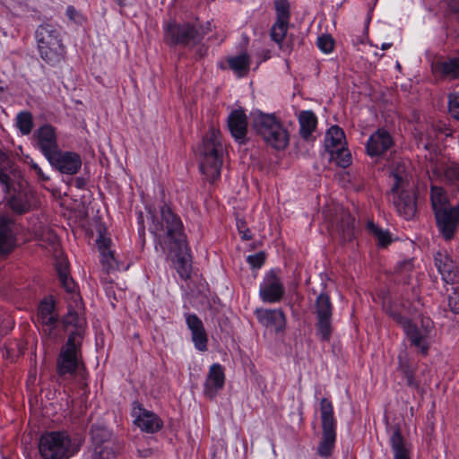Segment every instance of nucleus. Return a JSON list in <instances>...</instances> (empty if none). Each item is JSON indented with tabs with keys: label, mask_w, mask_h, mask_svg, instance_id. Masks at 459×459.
Masks as SVG:
<instances>
[{
	"label": "nucleus",
	"mask_w": 459,
	"mask_h": 459,
	"mask_svg": "<svg viewBox=\"0 0 459 459\" xmlns=\"http://www.w3.org/2000/svg\"><path fill=\"white\" fill-rule=\"evenodd\" d=\"M152 223L149 227L152 233L163 241L170 250H182L186 247V237L184 233L183 222L169 205L164 204L157 214L149 211Z\"/></svg>",
	"instance_id": "f257e3e1"
},
{
	"label": "nucleus",
	"mask_w": 459,
	"mask_h": 459,
	"mask_svg": "<svg viewBox=\"0 0 459 459\" xmlns=\"http://www.w3.org/2000/svg\"><path fill=\"white\" fill-rule=\"evenodd\" d=\"M66 325H74V330L69 334L65 344L61 348L56 371L59 376H73L83 366L82 359V343L86 328L85 317H67Z\"/></svg>",
	"instance_id": "f03ea898"
},
{
	"label": "nucleus",
	"mask_w": 459,
	"mask_h": 459,
	"mask_svg": "<svg viewBox=\"0 0 459 459\" xmlns=\"http://www.w3.org/2000/svg\"><path fill=\"white\" fill-rule=\"evenodd\" d=\"M390 179L393 202L397 212L406 220L411 219L416 213V201L411 192V175L408 164H394L391 169Z\"/></svg>",
	"instance_id": "7ed1b4c3"
},
{
	"label": "nucleus",
	"mask_w": 459,
	"mask_h": 459,
	"mask_svg": "<svg viewBox=\"0 0 459 459\" xmlns=\"http://www.w3.org/2000/svg\"><path fill=\"white\" fill-rule=\"evenodd\" d=\"M39 56L48 65H56L65 59V47L60 28L52 22H43L35 31Z\"/></svg>",
	"instance_id": "20e7f679"
},
{
	"label": "nucleus",
	"mask_w": 459,
	"mask_h": 459,
	"mask_svg": "<svg viewBox=\"0 0 459 459\" xmlns=\"http://www.w3.org/2000/svg\"><path fill=\"white\" fill-rule=\"evenodd\" d=\"M223 151L221 134L219 129L212 126L204 137L200 148V169L210 182L215 181L221 176Z\"/></svg>",
	"instance_id": "39448f33"
},
{
	"label": "nucleus",
	"mask_w": 459,
	"mask_h": 459,
	"mask_svg": "<svg viewBox=\"0 0 459 459\" xmlns=\"http://www.w3.org/2000/svg\"><path fill=\"white\" fill-rule=\"evenodd\" d=\"M252 126L264 141L276 150H283L289 144V134L273 114L256 111L252 114Z\"/></svg>",
	"instance_id": "423d86ee"
},
{
	"label": "nucleus",
	"mask_w": 459,
	"mask_h": 459,
	"mask_svg": "<svg viewBox=\"0 0 459 459\" xmlns=\"http://www.w3.org/2000/svg\"><path fill=\"white\" fill-rule=\"evenodd\" d=\"M397 322L410 342L411 346L417 349L422 357H427L430 349V336L434 330L431 317H397Z\"/></svg>",
	"instance_id": "0eeeda50"
},
{
	"label": "nucleus",
	"mask_w": 459,
	"mask_h": 459,
	"mask_svg": "<svg viewBox=\"0 0 459 459\" xmlns=\"http://www.w3.org/2000/svg\"><path fill=\"white\" fill-rule=\"evenodd\" d=\"M323 437L317 447V454L321 457L332 455L336 439V419L333 406L330 400L322 398L319 404Z\"/></svg>",
	"instance_id": "6e6552de"
},
{
	"label": "nucleus",
	"mask_w": 459,
	"mask_h": 459,
	"mask_svg": "<svg viewBox=\"0 0 459 459\" xmlns=\"http://www.w3.org/2000/svg\"><path fill=\"white\" fill-rule=\"evenodd\" d=\"M43 459H67L71 456V438L65 431H48L41 435L39 443Z\"/></svg>",
	"instance_id": "1a4fd4ad"
},
{
	"label": "nucleus",
	"mask_w": 459,
	"mask_h": 459,
	"mask_svg": "<svg viewBox=\"0 0 459 459\" xmlns=\"http://www.w3.org/2000/svg\"><path fill=\"white\" fill-rule=\"evenodd\" d=\"M201 39L199 30L190 22H169L164 25V40L169 45H195Z\"/></svg>",
	"instance_id": "9d476101"
},
{
	"label": "nucleus",
	"mask_w": 459,
	"mask_h": 459,
	"mask_svg": "<svg viewBox=\"0 0 459 459\" xmlns=\"http://www.w3.org/2000/svg\"><path fill=\"white\" fill-rule=\"evenodd\" d=\"M57 272L60 282L67 292L65 299L68 312L66 316H82L85 312L84 305L80 293L77 291L75 282L68 276L66 266L59 264Z\"/></svg>",
	"instance_id": "9b49d317"
},
{
	"label": "nucleus",
	"mask_w": 459,
	"mask_h": 459,
	"mask_svg": "<svg viewBox=\"0 0 459 459\" xmlns=\"http://www.w3.org/2000/svg\"><path fill=\"white\" fill-rule=\"evenodd\" d=\"M57 272L60 282L67 292L65 299L68 312L66 316H82L85 312L84 305L80 293L77 291L75 282L68 276L66 266L59 264Z\"/></svg>",
	"instance_id": "f8f14e48"
},
{
	"label": "nucleus",
	"mask_w": 459,
	"mask_h": 459,
	"mask_svg": "<svg viewBox=\"0 0 459 459\" xmlns=\"http://www.w3.org/2000/svg\"><path fill=\"white\" fill-rule=\"evenodd\" d=\"M434 215L441 237L446 241L452 240L459 227V203L449 209L438 211Z\"/></svg>",
	"instance_id": "ddd939ff"
},
{
	"label": "nucleus",
	"mask_w": 459,
	"mask_h": 459,
	"mask_svg": "<svg viewBox=\"0 0 459 459\" xmlns=\"http://www.w3.org/2000/svg\"><path fill=\"white\" fill-rule=\"evenodd\" d=\"M48 160L59 172L67 175L76 174L82 167L79 154L74 152H63L59 149Z\"/></svg>",
	"instance_id": "4468645a"
},
{
	"label": "nucleus",
	"mask_w": 459,
	"mask_h": 459,
	"mask_svg": "<svg viewBox=\"0 0 459 459\" xmlns=\"http://www.w3.org/2000/svg\"><path fill=\"white\" fill-rule=\"evenodd\" d=\"M433 259L435 267L446 283L453 285L459 281L458 266L446 250L436 252Z\"/></svg>",
	"instance_id": "2eb2a0df"
},
{
	"label": "nucleus",
	"mask_w": 459,
	"mask_h": 459,
	"mask_svg": "<svg viewBox=\"0 0 459 459\" xmlns=\"http://www.w3.org/2000/svg\"><path fill=\"white\" fill-rule=\"evenodd\" d=\"M259 294L264 302H277L284 294L283 284L275 271H270L260 285Z\"/></svg>",
	"instance_id": "dca6fc26"
},
{
	"label": "nucleus",
	"mask_w": 459,
	"mask_h": 459,
	"mask_svg": "<svg viewBox=\"0 0 459 459\" xmlns=\"http://www.w3.org/2000/svg\"><path fill=\"white\" fill-rule=\"evenodd\" d=\"M38 148L48 160L59 148L56 129L50 125H43L34 134Z\"/></svg>",
	"instance_id": "f3484780"
},
{
	"label": "nucleus",
	"mask_w": 459,
	"mask_h": 459,
	"mask_svg": "<svg viewBox=\"0 0 459 459\" xmlns=\"http://www.w3.org/2000/svg\"><path fill=\"white\" fill-rule=\"evenodd\" d=\"M133 416L134 417V424L139 427L142 431L147 433H155L163 426V422L159 416L152 411L145 410L141 404L134 406Z\"/></svg>",
	"instance_id": "a211bd4d"
},
{
	"label": "nucleus",
	"mask_w": 459,
	"mask_h": 459,
	"mask_svg": "<svg viewBox=\"0 0 459 459\" xmlns=\"http://www.w3.org/2000/svg\"><path fill=\"white\" fill-rule=\"evenodd\" d=\"M13 228L14 221L11 218L0 215V256L8 255L17 246Z\"/></svg>",
	"instance_id": "6ab92c4d"
},
{
	"label": "nucleus",
	"mask_w": 459,
	"mask_h": 459,
	"mask_svg": "<svg viewBox=\"0 0 459 459\" xmlns=\"http://www.w3.org/2000/svg\"><path fill=\"white\" fill-rule=\"evenodd\" d=\"M394 144L391 134L385 129H378L370 135L366 149L367 153L371 156H381Z\"/></svg>",
	"instance_id": "aec40b11"
},
{
	"label": "nucleus",
	"mask_w": 459,
	"mask_h": 459,
	"mask_svg": "<svg viewBox=\"0 0 459 459\" xmlns=\"http://www.w3.org/2000/svg\"><path fill=\"white\" fill-rule=\"evenodd\" d=\"M225 384V373L221 365L212 364L204 382V392L206 397L212 399L215 397Z\"/></svg>",
	"instance_id": "412c9836"
},
{
	"label": "nucleus",
	"mask_w": 459,
	"mask_h": 459,
	"mask_svg": "<svg viewBox=\"0 0 459 459\" xmlns=\"http://www.w3.org/2000/svg\"><path fill=\"white\" fill-rule=\"evenodd\" d=\"M228 126L231 135L239 142H244L247 133V117L244 110L235 109L228 117Z\"/></svg>",
	"instance_id": "4be33fe9"
},
{
	"label": "nucleus",
	"mask_w": 459,
	"mask_h": 459,
	"mask_svg": "<svg viewBox=\"0 0 459 459\" xmlns=\"http://www.w3.org/2000/svg\"><path fill=\"white\" fill-rule=\"evenodd\" d=\"M336 223H332V227L340 234L343 240H351L354 237L355 220L351 214L342 207H339L336 212Z\"/></svg>",
	"instance_id": "5701e85b"
},
{
	"label": "nucleus",
	"mask_w": 459,
	"mask_h": 459,
	"mask_svg": "<svg viewBox=\"0 0 459 459\" xmlns=\"http://www.w3.org/2000/svg\"><path fill=\"white\" fill-rule=\"evenodd\" d=\"M34 198L35 194L31 189L23 188L10 197L8 204L13 212L22 214L30 210Z\"/></svg>",
	"instance_id": "b1692460"
},
{
	"label": "nucleus",
	"mask_w": 459,
	"mask_h": 459,
	"mask_svg": "<svg viewBox=\"0 0 459 459\" xmlns=\"http://www.w3.org/2000/svg\"><path fill=\"white\" fill-rule=\"evenodd\" d=\"M186 324L191 331L195 347L200 351H206L208 349V337L203 322L199 317H186Z\"/></svg>",
	"instance_id": "393cba45"
},
{
	"label": "nucleus",
	"mask_w": 459,
	"mask_h": 459,
	"mask_svg": "<svg viewBox=\"0 0 459 459\" xmlns=\"http://www.w3.org/2000/svg\"><path fill=\"white\" fill-rule=\"evenodd\" d=\"M98 247L101 255V264L104 269L109 273L118 269V263L114 257L113 252L109 249L110 239L100 235L97 239Z\"/></svg>",
	"instance_id": "a878e982"
},
{
	"label": "nucleus",
	"mask_w": 459,
	"mask_h": 459,
	"mask_svg": "<svg viewBox=\"0 0 459 459\" xmlns=\"http://www.w3.org/2000/svg\"><path fill=\"white\" fill-rule=\"evenodd\" d=\"M436 71L445 79H459V56L437 62Z\"/></svg>",
	"instance_id": "bb28decb"
},
{
	"label": "nucleus",
	"mask_w": 459,
	"mask_h": 459,
	"mask_svg": "<svg viewBox=\"0 0 459 459\" xmlns=\"http://www.w3.org/2000/svg\"><path fill=\"white\" fill-rule=\"evenodd\" d=\"M430 202L434 213L452 207L446 191L441 186H431Z\"/></svg>",
	"instance_id": "cd10ccee"
},
{
	"label": "nucleus",
	"mask_w": 459,
	"mask_h": 459,
	"mask_svg": "<svg viewBox=\"0 0 459 459\" xmlns=\"http://www.w3.org/2000/svg\"><path fill=\"white\" fill-rule=\"evenodd\" d=\"M346 145L345 134L343 130L338 126H331L326 132L325 137V146L328 152L342 148Z\"/></svg>",
	"instance_id": "c85d7f7f"
},
{
	"label": "nucleus",
	"mask_w": 459,
	"mask_h": 459,
	"mask_svg": "<svg viewBox=\"0 0 459 459\" xmlns=\"http://www.w3.org/2000/svg\"><path fill=\"white\" fill-rule=\"evenodd\" d=\"M299 133L304 139H307L315 131L317 118L311 110L301 111L299 115Z\"/></svg>",
	"instance_id": "c756f323"
},
{
	"label": "nucleus",
	"mask_w": 459,
	"mask_h": 459,
	"mask_svg": "<svg viewBox=\"0 0 459 459\" xmlns=\"http://www.w3.org/2000/svg\"><path fill=\"white\" fill-rule=\"evenodd\" d=\"M390 443L394 459H411L409 450L405 446L403 437L399 429L394 430Z\"/></svg>",
	"instance_id": "7c9ffc66"
},
{
	"label": "nucleus",
	"mask_w": 459,
	"mask_h": 459,
	"mask_svg": "<svg viewBox=\"0 0 459 459\" xmlns=\"http://www.w3.org/2000/svg\"><path fill=\"white\" fill-rule=\"evenodd\" d=\"M228 65L238 76H245L247 74L250 65L249 56L246 53L230 57Z\"/></svg>",
	"instance_id": "2f4dec72"
},
{
	"label": "nucleus",
	"mask_w": 459,
	"mask_h": 459,
	"mask_svg": "<svg viewBox=\"0 0 459 459\" xmlns=\"http://www.w3.org/2000/svg\"><path fill=\"white\" fill-rule=\"evenodd\" d=\"M399 366L398 370L403 374L406 379L407 385L414 388L419 387V384L415 379L416 369L411 366L407 359H404L402 356L398 357Z\"/></svg>",
	"instance_id": "473e14b6"
},
{
	"label": "nucleus",
	"mask_w": 459,
	"mask_h": 459,
	"mask_svg": "<svg viewBox=\"0 0 459 459\" xmlns=\"http://www.w3.org/2000/svg\"><path fill=\"white\" fill-rule=\"evenodd\" d=\"M15 123L22 134L28 135L33 128V117L29 111H22L17 114Z\"/></svg>",
	"instance_id": "72a5a7b5"
},
{
	"label": "nucleus",
	"mask_w": 459,
	"mask_h": 459,
	"mask_svg": "<svg viewBox=\"0 0 459 459\" xmlns=\"http://www.w3.org/2000/svg\"><path fill=\"white\" fill-rule=\"evenodd\" d=\"M259 321L269 333L282 332L286 325L285 317H259Z\"/></svg>",
	"instance_id": "f704fd0d"
},
{
	"label": "nucleus",
	"mask_w": 459,
	"mask_h": 459,
	"mask_svg": "<svg viewBox=\"0 0 459 459\" xmlns=\"http://www.w3.org/2000/svg\"><path fill=\"white\" fill-rule=\"evenodd\" d=\"M331 159L342 168H347L351 163V155L345 146L329 152Z\"/></svg>",
	"instance_id": "c9c22d12"
},
{
	"label": "nucleus",
	"mask_w": 459,
	"mask_h": 459,
	"mask_svg": "<svg viewBox=\"0 0 459 459\" xmlns=\"http://www.w3.org/2000/svg\"><path fill=\"white\" fill-rule=\"evenodd\" d=\"M175 268L182 279H188L190 277L192 269L189 257L186 255H178L175 261Z\"/></svg>",
	"instance_id": "e433bc0d"
},
{
	"label": "nucleus",
	"mask_w": 459,
	"mask_h": 459,
	"mask_svg": "<svg viewBox=\"0 0 459 459\" xmlns=\"http://www.w3.org/2000/svg\"><path fill=\"white\" fill-rule=\"evenodd\" d=\"M316 313L317 316H331L333 307L331 299L326 294H320L316 300Z\"/></svg>",
	"instance_id": "4c0bfd02"
},
{
	"label": "nucleus",
	"mask_w": 459,
	"mask_h": 459,
	"mask_svg": "<svg viewBox=\"0 0 459 459\" xmlns=\"http://www.w3.org/2000/svg\"><path fill=\"white\" fill-rule=\"evenodd\" d=\"M289 28L288 22L276 21L271 29V38L277 43L281 44L286 37Z\"/></svg>",
	"instance_id": "58836bf2"
},
{
	"label": "nucleus",
	"mask_w": 459,
	"mask_h": 459,
	"mask_svg": "<svg viewBox=\"0 0 459 459\" xmlns=\"http://www.w3.org/2000/svg\"><path fill=\"white\" fill-rule=\"evenodd\" d=\"M368 229L369 232L377 238L380 246L385 247L391 243V237L389 232L380 229L373 221H369L368 223Z\"/></svg>",
	"instance_id": "ea45409f"
},
{
	"label": "nucleus",
	"mask_w": 459,
	"mask_h": 459,
	"mask_svg": "<svg viewBox=\"0 0 459 459\" xmlns=\"http://www.w3.org/2000/svg\"><path fill=\"white\" fill-rule=\"evenodd\" d=\"M276 21L290 22V13L288 0H275Z\"/></svg>",
	"instance_id": "a19ab883"
},
{
	"label": "nucleus",
	"mask_w": 459,
	"mask_h": 459,
	"mask_svg": "<svg viewBox=\"0 0 459 459\" xmlns=\"http://www.w3.org/2000/svg\"><path fill=\"white\" fill-rule=\"evenodd\" d=\"M92 459H117L116 452L109 442L96 446Z\"/></svg>",
	"instance_id": "79ce46f5"
},
{
	"label": "nucleus",
	"mask_w": 459,
	"mask_h": 459,
	"mask_svg": "<svg viewBox=\"0 0 459 459\" xmlns=\"http://www.w3.org/2000/svg\"><path fill=\"white\" fill-rule=\"evenodd\" d=\"M317 333L322 341H330L332 333V324L330 317H319L317 323Z\"/></svg>",
	"instance_id": "37998d69"
},
{
	"label": "nucleus",
	"mask_w": 459,
	"mask_h": 459,
	"mask_svg": "<svg viewBox=\"0 0 459 459\" xmlns=\"http://www.w3.org/2000/svg\"><path fill=\"white\" fill-rule=\"evenodd\" d=\"M55 309V301L52 297H45L39 304V316H50Z\"/></svg>",
	"instance_id": "c03bdc74"
},
{
	"label": "nucleus",
	"mask_w": 459,
	"mask_h": 459,
	"mask_svg": "<svg viewBox=\"0 0 459 459\" xmlns=\"http://www.w3.org/2000/svg\"><path fill=\"white\" fill-rule=\"evenodd\" d=\"M317 46L325 53H330L333 49L334 40L330 35H322L317 39Z\"/></svg>",
	"instance_id": "a18cd8bd"
},
{
	"label": "nucleus",
	"mask_w": 459,
	"mask_h": 459,
	"mask_svg": "<svg viewBox=\"0 0 459 459\" xmlns=\"http://www.w3.org/2000/svg\"><path fill=\"white\" fill-rule=\"evenodd\" d=\"M58 317H37L34 321L36 325H41L45 333H51V329L54 328L57 323Z\"/></svg>",
	"instance_id": "49530a36"
},
{
	"label": "nucleus",
	"mask_w": 459,
	"mask_h": 459,
	"mask_svg": "<svg viewBox=\"0 0 459 459\" xmlns=\"http://www.w3.org/2000/svg\"><path fill=\"white\" fill-rule=\"evenodd\" d=\"M448 107L451 116L459 120V91L449 96Z\"/></svg>",
	"instance_id": "de8ad7c7"
},
{
	"label": "nucleus",
	"mask_w": 459,
	"mask_h": 459,
	"mask_svg": "<svg viewBox=\"0 0 459 459\" xmlns=\"http://www.w3.org/2000/svg\"><path fill=\"white\" fill-rule=\"evenodd\" d=\"M265 260L264 253H257L247 256L248 264L254 268H260Z\"/></svg>",
	"instance_id": "09e8293b"
},
{
	"label": "nucleus",
	"mask_w": 459,
	"mask_h": 459,
	"mask_svg": "<svg viewBox=\"0 0 459 459\" xmlns=\"http://www.w3.org/2000/svg\"><path fill=\"white\" fill-rule=\"evenodd\" d=\"M448 306L452 313L459 314V294L457 292L449 296Z\"/></svg>",
	"instance_id": "8fccbe9b"
},
{
	"label": "nucleus",
	"mask_w": 459,
	"mask_h": 459,
	"mask_svg": "<svg viewBox=\"0 0 459 459\" xmlns=\"http://www.w3.org/2000/svg\"><path fill=\"white\" fill-rule=\"evenodd\" d=\"M10 177L0 169V184L4 193L10 192Z\"/></svg>",
	"instance_id": "3c124183"
},
{
	"label": "nucleus",
	"mask_w": 459,
	"mask_h": 459,
	"mask_svg": "<svg viewBox=\"0 0 459 459\" xmlns=\"http://www.w3.org/2000/svg\"><path fill=\"white\" fill-rule=\"evenodd\" d=\"M30 167L37 173V175L40 180L47 181L49 179V178L44 174V172L42 171V169L37 163L31 161Z\"/></svg>",
	"instance_id": "603ef678"
},
{
	"label": "nucleus",
	"mask_w": 459,
	"mask_h": 459,
	"mask_svg": "<svg viewBox=\"0 0 459 459\" xmlns=\"http://www.w3.org/2000/svg\"><path fill=\"white\" fill-rule=\"evenodd\" d=\"M238 228L239 232L242 234V238L246 240H249L252 238V234L248 229H244L245 225L244 222H238Z\"/></svg>",
	"instance_id": "864d4df0"
},
{
	"label": "nucleus",
	"mask_w": 459,
	"mask_h": 459,
	"mask_svg": "<svg viewBox=\"0 0 459 459\" xmlns=\"http://www.w3.org/2000/svg\"><path fill=\"white\" fill-rule=\"evenodd\" d=\"M66 14L72 21H76L79 16L78 12L75 10L74 6H68L66 9Z\"/></svg>",
	"instance_id": "5fc2aeb1"
},
{
	"label": "nucleus",
	"mask_w": 459,
	"mask_h": 459,
	"mask_svg": "<svg viewBox=\"0 0 459 459\" xmlns=\"http://www.w3.org/2000/svg\"><path fill=\"white\" fill-rule=\"evenodd\" d=\"M48 240L49 241L50 245L55 248L56 246H58V239L56 235L52 232H48Z\"/></svg>",
	"instance_id": "6e6d98bb"
},
{
	"label": "nucleus",
	"mask_w": 459,
	"mask_h": 459,
	"mask_svg": "<svg viewBox=\"0 0 459 459\" xmlns=\"http://www.w3.org/2000/svg\"><path fill=\"white\" fill-rule=\"evenodd\" d=\"M119 7L123 8L130 4L132 0H113Z\"/></svg>",
	"instance_id": "4d7b16f0"
},
{
	"label": "nucleus",
	"mask_w": 459,
	"mask_h": 459,
	"mask_svg": "<svg viewBox=\"0 0 459 459\" xmlns=\"http://www.w3.org/2000/svg\"><path fill=\"white\" fill-rule=\"evenodd\" d=\"M420 144H421L425 149H429L432 146V143L429 140L423 141L422 137L420 140Z\"/></svg>",
	"instance_id": "13d9d810"
},
{
	"label": "nucleus",
	"mask_w": 459,
	"mask_h": 459,
	"mask_svg": "<svg viewBox=\"0 0 459 459\" xmlns=\"http://www.w3.org/2000/svg\"><path fill=\"white\" fill-rule=\"evenodd\" d=\"M5 319H6V321H7V325H8L7 329L4 331V333H8V331H9L10 329H12V328H13V321L12 320V317H6Z\"/></svg>",
	"instance_id": "bf43d9fd"
},
{
	"label": "nucleus",
	"mask_w": 459,
	"mask_h": 459,
	"mask_svg": "<svg viewBox=\"0 0 459 459\" xmlns=\"http://www.w3.org/2000/svg\"><path fill=\"white\" fill-rule=\"evenodd\" d=\"M100 431V429H91V436H92V439L97 443L99 442L98 441V437H99V434L98 432Z\"/></svg>",
	"instance_id": "052dcab7"
},
{
	"label": "nucleus",
	"mask_w": 459,
	"mask_h": 459,
	"mask_svg": "<svg viewBox=\"0 0 459 459\" xmlns=\"http://www.w3.org/2000/svg\"><path fill=\"white\" fill-rule=\"evenodd\" d=\"M391 46H392V43H384V44H382L381 48H382L383 50H386V49H388L389 48H391Z\"/></svg>",
	"instance_id": "680f3d73"
},
{
	"label": "nucleus",
	"mask_w": 459,
	"mask_h": 459,
	"mask_svg": "<svg viewBox=\"0 0 459 459\" xmlns=\"http://www.w3.org/2000/svg\"><path fill=\"white\" fill-rule=\"evenodd\" d=\"M454 7L459 12V0H453Z\"/></svg>",
	"instance_id": "e2e57ef3"
},
{
	"label": "nucleus",
	"mask_w": 459,
	"mask_h": 459,
	"mask_svg": "<svg viewBox=\"0 0 459 459\" xmlns=\"http://www.w3.org/2000/svg\"><path fill=\"white\" fill-rule=\"evenodd\" d=\"M345 1H346V0H339V1L336 3V4H337V5H339V6H341V5H342V4H343Z\"/></svg>",
	"instance_id": "0e129e2a"
},
{
	"label": "nucleus",
	"mask_w": 459,
	"mask_h": 459,
	"mask_svg": "<svg viewBox=\"0 0 459 459\" xmlns=\"http://www.w3.org/2000/svg\"><path fill=\"white\" fill-rule=\"evenodd\" d=\"M101 431L103 432V436H107L108 435V432L105 429H102Z\"/></svg>",
	"instance_id": "69168bd1"
},
{
	"label": "nucleus",
	"mask_w": 459,
	"mask_h": 459,
	"mask_svg": "<svg viewBox=\"0 0 459 459\" xmlns=\"http://www.w3.org/2000/svg\"><path fill=\"white\" fill-rule=\"evenodd\" d=\"M404 264H406V265H409V266H410V265H411V263H410V262H406Z\"/></svg>",
	"instance_id": "338daca9"
}]
</instances>
